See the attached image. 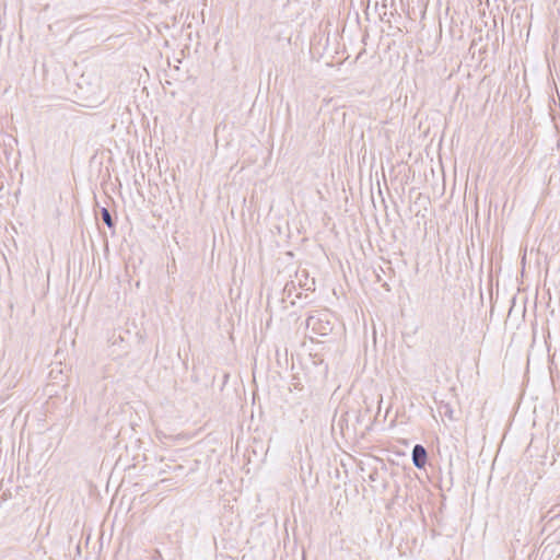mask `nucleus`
Listing matches in <instances>:
<instances>
[{"label": "nucleus", "instance_id": "f257e3e1", "mask_svg": "<svg viewBox=\"0 0 560 560\" xmlns=\"http://www.w3.org/2000/svg\"><path fill=\"white\" fill-rule=\"evenodd\" d=\"M306 327L319 336L328 335L332 327L327 319V315L322 312H316L306 318Z\"/></svg>", "mask_w": 560, "mask_h": 560}, {"label": "nucleus", "instance_id": "f03ea898", "mask_svg": "<svg viewBox=\"0 0 560 560\" xmlns=\"http://www.w3.org/2000/svg\"><path fill=\"white\" fill-rule=\"evenodd\" d=\"M412 464L418 469L425 467L428 462V452L421 444H416L411 452Z\"/></svg>", "mask_w": 560, "mask_h": 560}, {"label": "nucleus", "instance_id": "7ed1b4c3", "mask_svg": "<svg viewBox=\"0 0 560 560\" xmlns=\"http://www.w3.org/2000/svg\"><path fill=\"white\" fill-rule=\"evenodd\" d=\"M439 412L448 418L451 421H454L455 420V417H454V410L452 408V406L450 404H446V402H442L440 406H439Z\"/></svg>", "mask_w": 560, "mask_h": 560}, {"label": "nucleus", "instance_id": "20e7f679", "mask_svg": "<svg viewBox=\"0 0 560 560\" xmlns=\"http://www.w3.org/2000/svg\"><path fill=\"white\" fill-rule=\"evenodd\" d=\"M101 217H102L103 222L109 229H114L115 228V221L113 220L112 214H110V212H109V210L107 208H102L101 209Z\"/></svg>", "mask_w": 560, "mask_h": 560}, {"label": "nucleus", "instance_id": "39448f33", "mask_svg": "<svg viewBox=\"0 0 560 560\" xmlns=\"http://www.w3.org/2000/svg\"><path fill=\"white\" fill-rule=\"evenodd\" d=\"M294 289H295V285H294V283H293V282H291V283H287V284H285V287H284V289H283V292H284L288 296H290V295L292 294V290H294Z\"/></svg>", "mask_w": 560, "mask_h": 560}]
</instances>
